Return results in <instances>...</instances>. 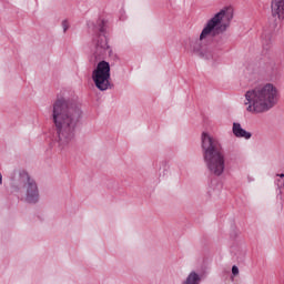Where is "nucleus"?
I'll list each match as a JSON object with an SVG mask.
<instances>
[{
    "mask_svg": "<svg viewBox=\"0 0 284 284\" xmlns=\"http://www.w3.org/2000/svg\"><path fill=\"white\" fill-rule=\"evenodd\" d=\"M277 176H280V179H284V174L283 173L277 174Z\"/></svg>",
    "mask_w": 284,
    "mask_h": 284,
    "instance_id": "13",
    "label": "nucleus"
},
{
    "mask_svg": "<svg viewBox=\"0 0 284 284\" xmlns=\"http://www.w3.org/2000/svg\"><path fill=\"white\" fill-rule=\"evenodd\" d=\"M182 284H201V275L192 271Z\"/></svg>",
    "mask_w": 284,
    "mask_h": 284,
    "instance_id": "10",
    "label": "nucleus"
},
{
    "mask_svg": "<svg viewBox=\"0 0 284 284\" xmlns=\"http://www.w3.org/2000/svg\"><path fill=\"white\" fill-rule=\"evenodd\" d=\"M62 28H63V32H68V30L70 29V22H68V20H63Z\"/></svg>",
    "mask_w": 284,
    "mask_h": 284,
    "instance_id": "11",
    "label": "nucleus"
},
{
    "mask_svg": "<svg viewBox=\"0 0 284 284\" xmlns=\"http://www.w3.org/2000/svg\"><path fill=\"white\" fill-rule=\"evenodd\" d=\"M232 274H233V276L239 275V266H236V265L232 266Z\"/></svg>",
    "mask_w": 284,
    "mask_h": 284,
    "instance_id": "12",
    "label": "nucleus"
},
{
    "mask_svg": "<svg viewBox=\"0 0 284 284\" xmlns=\"http://www.w3.org/2000/svg\"><path fill=\"white\" fill-rule=\"evenodd\" d=\"M93 83L101 92L110 88V62L102 60L92 72Z\"/></svg>",
    "mask_w": 284,
    "mask_h": 284,
    "instance_id": "5",
    "label": "nucleus"
},
{
    "mask_svg": "<svg viewBox=\"0 0 284 284\" xmlns=\"http://www.w3.org/2000/svg\"><path fill=\"white\" fill-rule=\"evenodd\" d=\"M281 183H282L281 180H277V185H278V186H281Z\"/></svg>",
    "mask_w": 284,
    "mask_h": 284,
    "instance_id": "15",
    "label": "nucleus"
},
{
    "mask_svg": "<svg viewBox=\"0 0 284 284\" xmlns=\"http://www.w3.org/2000/svg\"><path fill=\"white\" fill-rule=\"evenodd\" d=\"M2 181H3V176L0 173V183H2Z\"/></svg>",
    "mask_w": 284,
    "mask_h": 284,
    "instance_id": "14",
    "label": "nucleus"
},
{
    "mask_svg": "<svg viewBox=\"0 0 284 284\" xmlns=\"http://www.w3.org/2000/svg\"><path fill=\"white\" fill-rule=\"evenodd\" d=\"M272 17H277L280 21L284 19V0H271Z\"/></svg>",
    "mask_w": 284,
    "mask_h": 284,
    "instance_id": "8",
    "label": "nucleus"
},
{
    "mask_svg": "<svg viewBox=\"0 0 284 284\" xmlns=\"http://www.w3.org/2000/svg\"><path fill=\"white\" fill-rule=\"evenodd\" d=\"M19 181L20 183H23L26 187V203L37 205V203H39V186L37 185V181L30 178V174L26 171L19 173Z\"/></svg>",
    "mask_w": 284,
    "mask_h": 284,
    "instance_id": "6",
    "label": "nucleus"
},
{
    "mask_svg": "<svg viewBox=\"0 0 284 284\" xmlns=\"http://www.w3.org/2000/svg\"><path fill=\"white\" fill-rule=\"evenodd\" d=\"M98 32L99 34L95 36L93 43H95L94 57L95 59H103L105 54L112 52L110 45L108 44V37H105V20H100L98 22Z\"/></svg>",
    "mask_w": 284,
    "mask_h": 284,
    "instance_id": "7",
    "label": "nucleus"
},
{
    "mask_svg": "<svg viewBox=\"0 0 284 284\" xmlns=\"http://www.w3.org/2000/svg\"><path fill=\"white\" fill-rule=\"evenodd\" d=\"M202 154L211 174L221 176L225 172V154H223L219 141L205 132L202 133Z\"/></svg>",
    "mask_w": 284,
    "mask_h": 284,
    "instance_id": "4",
    "label": "nucleus"
},
{
    "mask_svg": "<svg viewBox=\"0 0 284 284\" xmlns=\"http://www.w3.org/2000/svg\"><path fill=\"white\" fill-rule=\"evenodd\" d=\"M232 132L236 139H246V141L252 139V133L250 131H245L239 122L233 123Z\"/></svg>",
    "mask_w": 284,
    "mask_h": 284,
    "instance_id": "9",
    "label": "nucleus"
},
{
    "mask_svg": "<svg viewBox=\"0 0 284 284\" xmlns=\"http://www.w3.org/2000/svg\"><path fill=\"white\" fill-rule=\"evenodd\" d=\"M227 17V11L221 10L217 12L213 18H211L205 27L203 28L200 38L196 40L190 41V52L193 54H196V57H200V59H212V52L207 50L206 45H203V40L206 37H213V39H216V37H220V34H223L227 30V23H223V19Z\"/></svg>",
    "mask_w": 284,
    "mask_h": 284,
    "instance_id": "2",
    "label": "nucleus"
},
{
    "mask_svg": "<svg viewBox=\"0 0 284 284\" xmlns=\"http://www.w3.org/2000/svg\"><path fill=\"white\" fill-rule=\"evenodd\" d=\"M245 105H248L246 108L247 112L261 114L272 110V106L276 105V101H278V91L274 84L267 83L264 87L248 90L245 93Z\"/></svg>",
    "mask_w": 284,
    "mask_h": 284,
    "instance_id": "3",
    "label": "nucleus"
},
{
    "mask_svg": "<svg viewBox=\"0 0 284 284\" xmlns=\"http://www.w3.org/2000/svg\"><path fill=\"white\" fill-rule=\"evenodd\" d=\"M51 116L59 150H70L74 143L77 128L81 123L83 111L77 103L65 98H58L52 104Z\"/></svg>",
    "mask_w": 284,
    "mask_h": 284,
    "instance_id": "1",
    "label": "nucleus"
}]
</instances>
